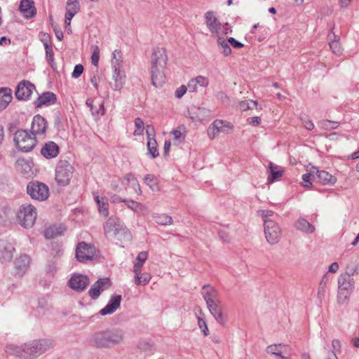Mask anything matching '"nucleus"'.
<instances>
[{"instance_id": "nucleus-1", "label": "nucleus", "mask_w": 359, "mask_h": 359, "mask_svg": "<svg viewBox=\"0 0 359 359\" xmlns=\"http://www.w3.org/2000/svg\"><path fill=\"white\" fill-rule=\"evenodd\" d=\"M52 347L48 339L33 340L22 346L10 345L6 352L20 359H36Z\"/></svg>"}, {"instance_id": "nucleus-2", "label": "nucleus", "mask_w": 359, "mask_h": 359, "mask_svg": "<svg viewBox=\"0 0 359 359\" xmlns=\"http://www.w3.org/2000/svg\"><path fill=\"white\" fill-rule=\"evenodd\" d=\"M124 332L120 329H108L95 333L91 339L97 348H111L123 341Z\"/></svg>"}, {"instance_id": "nucleus-3", "label": "nucleus", "mask_w": 359, "mask_h": 359, "mask_svg": "<svg viewBox=\"0 0 359 359\" xmlns=\"http://www.w3.org/2000/svg\"><path fill=\"white\" fill-rule=\"evenodd\" d=\"M353 273H345L339 276L337 301L339 304H344L348 300L354 290L355 281L351 277Z\"/></svg>"}, {"instance_id": "nucleus-4", "label": "nucleus", "mask_w": 359, "mask_h": 359, "mask_svg": "<svg viewBox=\"0 0 359 359\" xmlns=\"http://www.w3.org/2000/svg\"><path fill=\"white\" fill-rule=\"evenodd\" d=\"M36 216L35 207L31 204L25 203L20 207L17 214V219L22 226L31 228L35 223Z\"/></svg>"}, {"instance_id": "nucleus-5", "label": "nucleus", "mask_w": 359, "mask_h": 359, "mask_svg": "<svg viewBox=\"0 0 359 359\" xmlns=\"http://www.w3.org/2000/svg\"><path fill=\"white\" fill-rule=\"evenodd\" d=\"M205 24L212 34V36L226 35L232 30L228 27V23L222 25L216 18L215 13L208 11L205 15Z\"/></svg>"}, {"instance_id": "nucleus-6", "label": "nucleus", "mask_w": 359, "mask_h": 359, "mask_svg": "<svg viewBox=\"0 0 359 359\" xmlns=\"http://www.w3.org/2000/svg\"><path fill=\"white\" fill-rule=\"evenodd\" d=\"M74 168L69 162L65 160L60 161L55 168V180L59 185L69 184L73 173Z\"/></svg>"}, {"instance_id": "nucleus-7", "label": "nucleus", "mask_w": 359, "mask_h": 359, "mask_svg": "<svg viewBox=\"0 0 359 359\" xmlns=\"http://www.w3.org/2000/svg\"><path fill=\"white\" fill-rule=\"evenodd\" d=\"M16 147L21 151L28 152L36 144V137L29 133L27 130H18L14 136Z\"/></svg>"}, {"instance_id": "nucleus-8", "label": "nucleus", "mask_w": 359, "mask_h": 359, "mask_svg": "<svg viewBox=\"0 0 359 359\" xmlns=\"http://www.w3.org/2000/svg\"><path fill=\"white\" fill-rule=\"evenodd\" d=\"M103 226L105 236L111 239L115 238L120 239V236L126 231L123 223L117 217H109Z\"/></svg>"}, {"instance_id": "nucleus-9", "label": "nucleus", "mask_w": 359, "mask_h": 359, "mask_svg": "<svg viewBox=\"0 0 359 359\" xmlns=\"http://www.w3.org/2000/svg\"><path fill=\"white\" fill-rule=\"evenodd\" d=\"M27 192L32 199L39 201H46L49 196L48 187L38 181L29 182L27 186Z\"/></svg>"}, {"instance_id": "nucleus-10", "label": "nucleus", "mask_w": 359, "mask_h": 359, "mask_svg": "<svg viewBox=\"0 0 359 359\" xmlns=\"http://www.w3.org/2000/svg\"><path fill=\"white\" fill-rule=\"evenodd\" d=\"M264 234L267 242L271 245L278 243L282 231L278 224L272 219H264Z\"/></svg>"}, {"instance_id": "nucleus-11", "label": "nucleus", "mask_w": 359, "mask_h": 359, "mask_svg": "<svg viewBox=\"0 0 359 359\" xmlns=\"http://www.w3.org/2000/svg\"><path fill=\"white\" fill-rule=\"evenodd\" d=\"M111 67L113 70L112 79L114 83H111L110 86L114 90H120L125 84L126 75L124 72L121 70V62L118 60H111Z\"/></svg>"}, {"instance_id": "nucleus-12", "label": "nucleus", "mask_w": 359, "mask_h": 359, "mask_svg": "<svg viewBox=\"0 0 359 359\" xmlns=\"http://www.w3.org/2000/svg\"><path fill=\"white\" fill-rule=\"evenodd\" d=\"M95 248L94 246L87 244L85 242L79 243L76 250V257L81 262H86L92 260L95 256Z\"/></svg>"}, {"instance_id": "nucleus-13", "label": "nucleus", "mask_w": 359, "mask_h": 359, "mask_svg": "<svg viewBox=\"0 0 359 359\" xmlns=\"http://www.w3.org/2000/svg\"><path fill=\"white\" fill-rule=\"evenodd\" d=\"M34 89L35 86L31 82L22 81L16 87L15 97L19 100H27L30 97Z\"/></svg>"}, {"instance_id": "nucleus-14", "label": "nucleus", "mask_w": 359, "mask_h": 359, "mask_svg": "<svg viewBox=\"0 0 359 359\" xmlns=\"http://www.w3.org/2000/svg\"><path fill=\"white\" fill-rule=\"evenodd\" d=\"M68 284L72 290L76 292H81L89 285V278L85 275L74 273L69 280Z\"/></svg>"}, {"instance_id": "nucleus-15", "label": "nucleus", "mask_w": 359, "mask_h": 359, "mask_svg": "<svg viewBox=\"0 0 359 359\" xmlns=\"http://www.w3.org/2000/svg\"><path fill=\"white\" fill-rule=\"evenodd\" d=\"M47 128V122L46 119L38 114L34 116L32 122L31 134L36 137L37 135H43Z\"/></svg>"}, {"instance_id": "nucleus-16", "label": "nucleus", "mask_w": 359, "mask_h": 359, "mask_svg": "<svg viewBox=\"0 0 359 359\" xmlns=\"http://www.w3.org/2000/svg\"><path fill=\"white\" fill-rule=\"evenodd\" d=\"M168 62L166 50L163 48H156L151 57V66L165 67Z\"/></svg>"}, {"instance_id": "nucleus-17", "label": "nucleus", "mask_w": 359, "mask_h": 359, "mask_svg": "<svg viewBox=\"0 0 359 359\" xmlns=\"http://www.w3.org/2000/svg\"><path fill=\"white\" fill-rule=\"evenodd\" d=\"M13 245L6 241H0V262L1 263L10 262L15 252Z\"/></svg>"}, {"instance_id": "nucleus-18", "label": "nucleus", "mask_w": 359, "mask_h": 359, "mask_svg": "<svg viewBox=\"0 0 359 359\" xmlns=\"http://www.w3.org/2000/svg\"><path fill=\"white\" fill-rule=\"evenodd\" d=\"M165 67L151 66V83L155 87H160L165 81L164 69Z\"/></svg>"}, {"instance_id": "nucleus-19", "label": "nucleus", "mask_w": 359, "mask_h": 359, "mask_svg": "<svg viewBox=\"0 0 359 359\" xmlns=\"http://www.w3.org/2000/svg\"><path fill=\"white\" fill-rule=\"evenodd\" d=\"M121 299L120 294L111 295L108 304L100 311V313L102 316L114 313L120 307Z\"/></svg>"}, {"instance_id": "nucleus-20", "label": "nucleus", "mask_w": 359, "mask_h": 359, "mask_svg": "<svg viewBox=\"0 0 359 359\" xmlns=\"http://www.w3.org/2000/svg\"><path fill=\"white\" fill-rule=\"evenodd\" d=\"M108 287V278L99 279L91 286L88 291V294L93 299H96L99 297L101 292L106 290Z\"/></svg>"}, {"instance_id": "nucleus-21", "label": "nucleus", "mask_w": 359, "mask_h": 359, "mask_svg": "<svg viewBox=\"0 0 359 359\" xmlns=\"http://www.w3.org/2000/svg\"><path fill=\"white\" fill-rule=\"evenodd\" d=\"M31 259L27 255H21L14 261V266L16 273L22 276L28 270Z\"/></svg>"}, {"instance_id": "nucleus-22", "label": "nucleus", "mask_w": 359, "mask_h": 359, "mask_svg": "<svg viewBox=\"0 0 359 359\" xmlns=\"http://www.w3.org/2000/svg\"><path fill=\"white\" fill-rule=\"evenodd\" d=\"M80 5L79 0H67L66 4V14L65 22L69 25L72 18L79 12Z\"/></svg>"}, {"instance_id": "nucleus-23", "label": "nucleus", "mask_w": 359, "mask_h": 359, "mask_svg": "<svg viewBox=\"0 0 359 359\" xmlns=\"http://www.w3.org/2000/svg\"><path fill=\"white\" fill-rule=\"evenodd\" d=\"M19 8L26 18H32L36 13L34 2L32 0H22Z\"/></svg>"}, {"instance_id": "nucleus-24", "label": "nucleus", "mask_w": 359, "mask_h": 359, "mask_svg": "<svg viewBox=\"0 0 359 359\" xmlns=\"http://www.w3.org/2000/svg\"><path fill=\"white\" fill-rule=\"evenodd\" d=\"M41 154L48 159L55 158L59 154V147L53 141L48 142L42 147Z\"/></svg>"}, {"instance_id": "nucleus-25", "label": "nucleus", "mask_w": 359, "mask_h": 359, "mask_svg": "<svg viewBox=\"0 0 359 359\" xmlns=\"http://www.w3.org/2000/svg\"><path fill=\"white\" fill-rule=\"evenodd\" d=\"M268 171L269 174L267 181L269 183H273L283 176L284 170L280 166L270 162L269 163Z\"/></svg>"}, {"instance_id": "nucleus-26", "label": "nucleus", "mask_w": 359, "mask_h": 359, "mask_svg": "<svg viewBox=\"0 0 359 359\" xmlns=\"http://www.w3.org/2000/svg\"><path fill=\"white\" fill-rule=\"evenodd\" d=\"M56 100V95L53 93L48 91L43 93L38 97L35 102V104L37 107H41L43 105L48 106L54 104Z\"/></svg>"}, {"instance_id": "nucleus-27", "label": "nucleus", "mask_w": 359, "mask_h": 359, "mask_svg": "<svg viewBox=\"0 0 359 359\" xmlns=\"http://www.w3.org/2000/svg\"><path fill=\"white\" fill-rule=\"evenodd\" d=\"M315 175L316 178L324 184H334L337 181L336 177L329 172L325 170H318L316 168L315 170Z\"/></svg>"}, {"instance_id": "nucleus-28", "label": "nucleus", "mask_w": 359, "mask_h": 359, "mask_svg": "<svg viewBox=\"0 0 359 359\" xmlns=\"http://www.w3.org/2000/svg\"><path fill=\"white\" fill-rule=\"evenodd\" d=\"M13 99L12 90L8 88L0 89V111L5 109Z\"/></svg>"}, {"instance_id": "nucleus-29", "label": "nucleus", "mask_w": 359, "mask_h": 359, "mask_svg": "<svg viewBox=\"0 0 359 359\" xmlns=\"http://www.w3.org/2000/svg\"><path fill=\"white\" fill-rule=\"evenodd\" d=\"M211 126L217 133H228L229 130L233 129V126L230 122L218 119L215 120Z\"/></svg>"}, {"instance_id": "nucleus-30", "label": "nucleus", "mask_w": 359, "mask_h": 359, "mask_svg": "<svg viewBox=\"0 0 359 359\" xmlns=\"http://www.w3.org/2000/svg\"><path fill=\"white\" fill-rule=\"evenodd\" d=\"M32 163L25 158H18L15 163L16 170L25 175L32 172Z\"/></svg>"}, {"instance_id": "nucleus-31", "label": "nucleus", "mask_w": 359, "mask_h": 359, "mask_svg": "<svg viewBox=\"0 0 359 359\" xmlns=\"http://www.w3.org/2000/svg\"><path fill=\"white\" fill-rule=\"evenodd\" d=\"M65 231V228L60 225H53L46 228L44 231V236L46 238H53L60 236Z\"/></svg>"}, {"instance_id": "nucleus-32", "label": "nucleus", "mask_w": 359, "mask_h": 359, "mask_svg": "<svg viewBox=\"0 0 359 359\" xmlns=\"http://www.w3.org/2000/svg\"><path fill=\"white\" fill-rule=\"evenodd\" d=\"M94 198L98 206L99 212L104 217H107L109 215V203L107 198H100L99 196L94 193Z\"/></svg>"}, {"instance_id": "nucleus-33", "label": "nucleus", "mask_w": 359, "mask_h": 359, "mask_svg": "<svg viewBox=\"0 0 359 359\" xmlns=\"http://www.w3.org/2000/svg\"><path fill=\"white\" fill-rule=\"evenodd\" d=\"M297 230L305 233H312L315 231V227L304 218H299L295 224Z\"/></svg>"}, {"instance_id": "nucleus-34", "label": "nucleus", "mask_w": 359, "mask_h": 359, "mask_svg": "<svg viewBox=\"0 0 359 359\" xmlns=\"http://www.w3.org/2000/svg\"><path fill=\"white\" fill-rule=\"evenodd\" d=\"M224 35L217 36V44L218 47L221 49L222 54L224 56H229L231 54V49L228 41V37L224 39Z\"/></svg>"}, {"instance_id": "nucleus-35", "label": "nucleus", "mask_w": 359, "mask_h": 359, "mask_svg": "<svg viewBox=\"0 0 359 359\" xmlns=\"http://www.w3.org/2000/svg\"><path fill=\"white\" fill-rule=\"evenodd\" d=\"M86 105L90 108V110L93 116H98L100 114L103 115L104 114V102H100L97 106L94 105L93 100L88 99L86 102Z\"/></svg>"}, {"instance_id": "nucleus-36", "label": "nucleus", "mask_w": 359, "mask_h": 359, "mask_svg": "<svg viewBox=\"0 0 359 359\" xmlns=\"http://www.w3.org/2000/svg\"><path fill=\"white\" fill-rule=\"evenodd\" d=\"M285 346L282 344H271L266 347V351L267 353L276 355L279 356L281 359H290V357L283 355L282 348Z\"/></svg>"}, {"instance_id": "nucleus-37", "label": "nucleus", "mask_w": 359, "mask_h": 359, "mask_svg": "<svg viewBox=\"0 0 359 359\" xmlns=\"http://www.w3.org/2000/svg\"><path fill=\"white\" fill-rule=\"evenodd\" d=\"M203 292V297L205 299V301L210 299H215L216 298H218V292L212 287L205 285L202 288Z\"/></svg>"}, {"instance_id": "nucleus-38", "label": "nucleus", "mask_w": 359, "mask_h": 359, "mask_svg": "<svg viewBox=\"0 0 359 359\" xmlns=\"http://www.w3.org/2000/svg\"><path fill=\"white\" fill-rule=\"evenodd\" d=\"M156 223L162 226L171 225L173 223L172 217L166 214H156L153 216Z\"/></svg>"}, {"instance_id": "nucleus-39", "label": "nucleus", "mask_w": 359, "mask_h": 359, "mask_svg": "<svg viewBox=\"0 0 359 359\" xmlns=\"http://www.w3.org/2000/svg\"><path fill=\"white\" fill-rule=\"evenodd\" d=\"M151 278V276L149 273L135 274L134 283L136 285H146L149 283Z\"/></svg>"}, {"instance_id": "nucleus-40", "label": "nucleus", "mask_w": 359, "mask_h": 359, "mask_svg": "<svg viewBox=\"0 0 359 359\" xmlns=\"http://www.w3.org/2000/svg\"><path fill=\"white\" fill-rule=\"evenodd\" d=\"M158 144L154 138H149L147 140V150L148 154L151 156L152 158H155L158 156Z\"/></svg>"}, {"instance_id": "nucleus-41", "label": "nucleus", "mask_w": 359, "mask_h": 359, "mask_svg": "<svg viewBox=\"0 0 359 359\" xmlns=\"http://www.w3.org/2000/svg\"><path fill=\"white\" fill-rule=\"evenodd\" d=\"M328 282H329V277L327 276V273H326L322 278V280L318 286V297L320 299H322L325 297Z\"/></svg>"}, {"instance_id": "nucleus-42", "label": "nucleus", "mask_w": 359, "mask_h": 359, "mask_svg": "<svg viewBox=\"0 0 359 359\" xmlns=\"http://www.w3.org/2000/svg\"><path fill=\"white\" fill-rule=\"evenodd\" d=\"M315 170H316V168H313L310 170L309 172H307L302 175V180H303L302 186L307 187V188H309L311 187V184H312L311 180L316 179Z\"/></svg>"}, {"instance_id": "nucleus-43", "label": "nucleus", "mask_w": 359, "mask_h": 359, "mask_svg": "<svg viewBox=\"0 0 359 359\" xmlns=\"http://www.w3.org/2000/svg\"><path fill=\"white\" fill-rule=\"evenodd\" d=\"M198 311H199V314L201 316H203V311L200 307L198 308ZM197 319H198V325L199 328L201 330V331L203 332V333L205 336H208L209 334V330H208L206 321L205 320L204 318L198 316H197Z\"/></svg>"}, {"instance_id": "nucleus-44", "label": "nucleus", "mask_w": 359, "mask_h": 359, "mask_svg": "<svg viewBox=\"0 0 359 359\" xmlns=\"http://www.w3.org/2000/svg\"><path fill=\"white\" fill-rule=\"evenodd\" d=\"M318 126L325 130L336 129L339 126V123L329 120H323L318 123Z\"/></svg>"}, {"instance_id": "nucleus-45", "label": "nucleus", "mask_w": 359, "mask_h": 359, "mask_svg": "<svg viewBox=\"0 0 359 359\" xmlns=\"http://www.w3.org/2000/svg\"><path fill=\"white\" fill-rule=\"evenodd\" d=\"M170 135L173 137V143L175 145H178L182 143L185 138V135L180 130H172L170 132Z\"/></svg>"}, {"instance_id": "nucleus-46", "label": "nucleus", "mask_w": 359, "mask_h": 359, "mask_svg": "<svg viewBox=\"0 0 359 359\" xmlns=\"http://www.w3.org/2000/svg\"><path fill=\"white\" fill-rule=\"evenodd\" d=\"M135 126L136 129L135 130L133 134L136 136L142 135L144 130V122L142 118H136L135 119Z\"/></svg>"}, {"instance_id": "nucleus-47", "label": "nucleus", "mask_w": 359, "mask_h": 359, "mask_svg": "<svg viewBox=\"0 0 359 359\" xmlns=\"http://www.w3.org/2000/svg\"><path fill=\"white\" fill-rule=\"evenodd\" d=\"M100 59V48L98 46H93V54L91 56V62L92 64L97 67L98 65V62Z\"/></svg>"}, {"instance_id": "nucleus-48", "label": "nucleus", "mask_w": 359, "mask_h": 359, "mask_svg": "<svg viewBox=\"0 0 359 359\" xmlns=\"http://www.w3.org/2000/svg\"><path fill=\"white\" fill-rule=\"evenodd\" d=\"M144 181L152 190H154L156 185V178L154 175H147L144 178Z\"/></svg>"}, {"instance_id": "nucleus-49", "label": "nucleus", "mask_w": 359, "mask_h": 359, "mask_svg": "<svg viewBox=\"0 0 359 359\" xmlns=\"http://www.w3.org/2000/svg\"><path fill=\"white\" fill-rule=\"evenodd\" d=\"M153 344L150 341H142L139 342L137 347L142 351L148 352L151 351Z\"/></svg>"}, {"instance_id": "nucleus-50", "label": "nucleus", "mask_w": 359, "mask_h": 359, "mask_svg": "<svg viewBox=\"0 0 359 359\" xmlns=\"http://www.w3.org/2000/svg\"><path fill=\"white\" fill-rule=\"evenodd\" d=\"M260 215L262 217L263 220L264 219H271V217H278V215L276 214L273 211L269 210H262L259 211Z\"/></svg>"}, {"instance_id": "nucleus-51", "label": "nucleus", "mask_w": 359, "mask_h": 359, "mask_svg": "<svg viewBox=\"0 0 359 359\" xmlns=\"http://www.w3.org/2000/svg\"><path fill=\"white\" fill-rule=\"evenodd\" d=\"M45 50L46 60L50 65H52L54 60V53L52 46L45 47Z\"/></svg>"}, {"instance_id": "nucleus-52", "label": "nucleus", "mask_w": 359, "mask_h": 359, "mask_svg": "<svg viewBox=\"0 0 359 359\" xmlns=\"http://www.w3.org/2000/svg\"><path fill=\"white\" fill-rule=\"evenodd\" d=\"M197 84L201 87H206L209 84V80L207 77L203 76H198L194 78Z\"/></svg>"}, {"instance_id": "nucleus-53", "label": "nucleus", "mask_w": 359, "mask_h": 359, "mask_svg": "<svg viewBox=\"0 0 359 359\" xmlns=\"http://www.w3.org/2000/svg\"><path fill=\"white\" fill-rule=\"evenodd\" d=\"M83 72V67L82 65L79 64L74 67V71L72 74L73 78H79Z\"/></svg>"}, {"instance_id": "nucleus-54", "label": "nucleus", "mask_w": 359, "mask_h": 359, "mask_svg": "<svg viewBox=\"0 0 359 359\" xmlns=\"http://www.w3.org/2000/svg\"><path fill=\"white\" fill-rule=\"evenodd\" d=\"M329 45L334 53L339 54L341 53V46L338 41H331Z\"/></svg>"}, {"instance_id": "nucleus-55", "label": "nucleus", "mask_w": 359, "mask_h": 359, "mask_svg": "<svg viewBox=\"0 0 359 359\" xmlns=\"http://www.w3.org/2000/svg\"><path fill=\"white\" fill-rule=\"evenodd\" d=\"M228 41L229 44L234 48H241L244 46V44L241 43L240 41L236 40L233 37H228Z\"/></svg>"}, {"instance_id": "nucleus-56", "label": "nucleus", "mask_w": 359, "mask_h": 359, "mask_svg": "<svg viewBox=\"0 0 359 359\" xmlns=\"http://www.w3.org/2000/svg\"><path fill=\"white\" fill-rule=\"evenodd\" d=\"M247 122L250 126H257L261 123V118L259 116L249 117L247 119Z\"/></svg>"}, {"instance_id": "nucleus-57", "label": "nucleus", "mask_w": 359, "mask_h": 359, "mask_svg": "<svg viewBox=\"0 0 359 359\" xmlns=\"http://www.w3.org/2000/svg\"><path fill=\"white\" fill-rule=\"evenodd\" d=\"M187 90V86L182 85L175 90V95L177 98H181L186 93Z\"/></svg>"}, {"instance_id": "nucleus-58", "label": "nucleus", "mask_w": 359, "mask_h": 359, "mask_svg": "<svg viewBox=\"0 0 359 359\" xmlns=\"http://www.w3.org/2000/svg\"><path fill=\"white\" fill-rule=\"evenodd\" d=\"M213 317L217 320V322L221 324L222 325H225L226 319L223 315L222 310L219 313H216L215 315H214Z\"/></svg>"}, {"instance_id": "nucleus-59", "label": "nucleus", "mask_w": 359, "mask_h": 359, "mask_svg": "<svg viewBox=\"0 0 359 359\" xmlns=\"http://www.w3.org/2000/svg\"><path fill=\"white\" fill-rule=\"evenodd\" d=\"M197 86L198 84L194 78L189 81L187 88L190 92L193 93L197 90Z\"/></svg>"}, {"instance_id": "nucleus-60", "label": "nucleus", "mask_w": 359, "mask_h": 359, "mask_svg": "<svg viewBox=\"0 0 359 359\" xmlns=\"http://www.w3.org/2000/svg\"><path fill=\"white\" fill-rule=\"evenodd\" d=\"M42 43H43L44 47L52 46L50 43V36L48 34H41V39Z\"/></svg>"}, {"instance_id": "nucleus-61", "label": "nucleus", "mask_w": 359, "mask_h": 359, "mask_svg": "<svg viewBox=\"0 0 359 359\" xmlns=\"http://www.w3.org/2000/svg\"><path fill=\"white\" fill-rule=\"evenodd\" d=\"M147 257H148V253L146 251H142V252H140L137 257H136V261L137 262H142V263H144L145 261L147 260Z\"/></svg>"}, {"instance_id": "nucleus-62", "label": "nucleus", "mask_w": 359, "mask_h": 359, "mask_svg": "<svg viewBox=\"0 0 359 359\" xmlns=\"http://www.w3.org/2000/svg\"><path fill=\"white\" fill-rule=\"evenodd\" d=\"M123 203L126 204V205L134 211L135 208H137V205H138V202H136L133 200H124Z\"/></svg>"}, {"instance_id": "nucleus-63", "label": "nucleus", "mask_w": 359, "mask_h": 359, "mask_svg": "<svg viewBox=\"0 0 359 359\" xmlns=\"http://www.w3.org/2000/svg\"><path fill=\"white\" fill-rule=\"evenodd\" d=\"M332 346L333 348L332 351H334V352H336V351L340 352L341 351V342L339 339H333L332 341Z\"/></svg>"}, {"instance_id": "nucleus-64", "label": "nucleus", "mask_w": 359, "mask_h": 359, "mask_svg": "<svg viewBox=\"0 0 359 359\" xmlns=\"http://www.w3.org/2000/svg\"><path fill=\"white\" fill-rule=\"evenodd\" d=\"M124 180H126L128 182V183L132 184V185H137V179L134 177L133 175H132L130 173L127 174L126 175V177H124Z\"/></svg>"}]
</instances>
